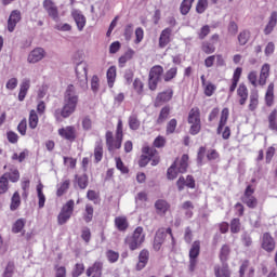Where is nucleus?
<instances>
[{"label":"nucleus","instance_id":"nucleus-39","mask_svg":"<svg viewBox=\"0 0 277 277\" xmlns=\"http://www.w3.org/2000/svg\"><path fill=\"white\" fill-rule=\"evenodd\" d=\"M129 128L132 130V131H137V129H140V119H137V116L135 115H132L129 117Z\"/></svg>","mask_w":277,"mask_h":277},{"label":"nucleus","instance_id":"nucleus-63","mask_svg":"<svg viewBox=\"0 0 277 277\" xmlns=\"http://www.w3.org/2000/svg\"><path fill=\"white\" fill-rule=\"evenodd\" d=\"M64 163L71 169H75L77 167V160L72 157H64Z\"/></svg>","mask_w":277,"mask_h":277},{"label":"nucleus","instance_id":"nucleus-37","mask_svg":"<svg viewBox=\"0 0 277 277\" xmlns=\"http://www.w3.org/2000/svg\"><path fill=\"white\" fill-rule=\"evenodd\" d=\"M26 221L25 219H18L12 226V233L18 234L25 228Z\"/></svg>","mask_w":277,"mask_h":277},{"label":"nucleus","instance_id":"nucleus-9","mask_svg":"<svg viewBox=\"0 0 277 277\" xmlns=\"http://www.w3.org/2000/svg\"><path fill=\"white\" fill-rule=\"evenodd\" d=\"M58 135H61L63 140H67L68 142H75V140H77V129L72 126L61 128L58 129Z\"/></svg>","mask_w":277,"mask_h":277},{"label":"nucleus","instance_id":"nucleus-19","mask_svg":"<svg viewBox=\"0 0 277 277\" xmlns=\"http://www.w3.org/2000/svg\"><path fill=\"white\" fill-rule=\"evenodd\" d=\"M172 96H174V91L172 89H168L157 95L156 103H168L172 101Z\"/></svg>","mask_w":277,"mask_h":277},{"label":"nucleus","instance_id":"nucleus-11","mask_svg":"<svg viewBox=\"0 0 277 277\" xmlns=\"http://www.w3.org/2000/svg\"><path fill=\"white\" fill-rule=\"evenodd\" d=\"M21 23V11L14 10L11 12L9 19H8V31L12 34L14 29H16V25Z\"/></svg>","mask_w":277,"mask_h":277},{"label":"nucleus","instance_id":"nucleus-23","mask_svg":"<svg viewBox=\"0 0 277 277\" xmlns=\"http://www.w3.org/2000/svg\"><path fill=\"white\" fill-rule=\"evenodd\" d=\"M237 94L240 96L239 104L246 105V102L248 101V87H246L243 83H240L239 88L237 89Z\"/></svg>","mask_w":277,"mask_h":277},{"label":"nucleus","instance_id":"nucleus-52","mask_svg":"<svg viewBox=\"0 0 277 277\" xmlns=\"http://www.w3.org/2000/svg\"><path fill=\"white\" fill-rule=\"evenodd\" d=\"M176 72H179V69L176 67H172L170 68L166 75H164V81H172V79H174V77H176Z\"/></svg>","mask_w":277,"mask_h":277},{"label":"nucleus","instance_id":"nucleus-16","mask_svg":"<svg viewBox=\"0 0 277 277\" xmlns=\"http://www.w3.org/2000/svg\"><path fill=\"white\" fill-rule=\"evenodd\" d=\"M155 209H156L157 215H164L170 210V203H168V201L163 199H158L155 202Z\"/></svg>","mask_w":277,"mask_h":277},{"label":"nucleus","instance_id":"nucleus-15","mask_svg":"<svg viewBox=\"0 0 277 277\" xmlns=\"http://www.w3.org/2000/svg\"><path fill=\"white\" fill-rule=\"evenodd\" d=\"M150 256V253L148 250L143 249L138 254V263L136 264L137 272H142L144 267L148 264V258Z\"/></svg>","mask_w":277,"mask_h":277},{"label":"nucleus","instance_id":"nucleus-38","mask_svg":"<svg viewBox=\"0 0 277 277\" xmlns=\"http://www.w3.org/2000/svg\"><path fill=\"white\" fill-rule=\"evenodd\" d=\"M229 254H230V247H228V245H224L221 248V252H220L221 263H226V261H228V255Z\"/></svg>","mask_w":277,"mask_h":277},{"label":"nucleus","instance_id":"nucleus-57","mask_svg":"<svg viewBox=\"0 0 277 277\" xmlns=\"http://www.w3.org/2000/svg\"><path fill=\"white\" fill-rule=\"evenodd\" d=\"M176 119H171L167 124V135H170L176 131Z\"/></svg>","mask_w":277,"mask_h":277},{"label":"nucleus","instance_id":"nucleus-22","mask_svg":"<svg viewBox=\"0 0 277 277\" xmlns=\"http://www.w3.org/2000/svg\"><path fill=\"white\" fill-rule=\"evenodd\" d=\"M276 25H277V12L275 11V12H273V13L271 14L268 24L266 25V27H265V29H264V34H265L266 36H269V34H271L272 31H274V27H276Z\"/></svg>","mask_w":277,"mask_h":277},{"label":"nucleus","instance_id":"nucleus-26","mask_svg":"<svg viewBox=\"0 0 277 277\" xmlns=\"http://www.w3.org/2000/svg\"><path fill=\"white\" fill-rule=\"evenodd\" d=\"M115 226L118 230L124 232L129 228V221L124 216H117L115 219Z\"/></svg>","mask_w":277,"mask_h":277},{"label":"nucleus","instance_id":"nucleus-47","mask_svg":"<svg viewBox=\"0 0 277 277\" xmlns=\"http://www.w3.org/2000/svg\"><path fill=\"white\" fill-rule=\"evenodd\" d=\"M38 127V114L36 110H30L29 114V128L30 129H36Z\"/></svg>","mask_w":277,"mask_h":277},{"label":"nucleus","instance_id":"nucleus-12","mask_svg":"<svg viewBox=\"0 0 277 277\" xmlns=\"http://www.w3.org/2000/svg\"><path fill=\"white\" fill-rule=\"evenodd\" d=\"M44 49L37 48L32 50L28 55V63L29 64H38V62H41V60H44Z\"/></svg>","mask_w":277,"mask_h":277},{"label":"nucleus","instance_id":"nucleus-14","mask_svg":"<svg viewBox=\"0 0 277 277\" xmlns=\"http://www.w3.org/2000/svg\"><path fill=\"white\" fill-rule=\"evenodd\" d=\"M71 16L75 19L78 30L83 31V27H85V16L79 10H74Z\"/></svg>","mask_w":277,"mask_h":277},{"label":"nucleus","instance_id":"nucleus-45","mask_svg":"<svg viewBox=\"0 0 277 277\" xmlns=\"http://www.w3.org/2000/svg\"><path fill=\"white\" fill-rule=\"evenodd\" d=\"M68 187H70V180H65L57 188L56 196H64L68 192Z\"/></svg>","mask_w":277,"mask_h":277},{"label":"nucleus","instance_id":"nucleus-30","mask_svg":"<svg viewBox=\"0 0 277 277\" xmlns=\"http://www.w3.org/2000/svg\"><path fill=\"white\" fill-rule=\"evenodd\" d=\"M189 124H195L200 122V110L198 108H193L188 115Z\"/></svg>","mask_w":277,"mask_h":277},{"label":"nucleus","instance_id":"nucleus-1","mask_svg":"<svg viewBox=\"0 0 277 277\" xmlns=\"http://www.w3.org/2000/svg\"><path fill=\"white\" fill-rule=\"evenodd\" d=\"M77 103H79L77 90L75 89V85L69 84L64 95L63 118H70V116L75 114Z\"/></svg>","mask_w":277,"mask_h":277},{"label":"nucleus","instance_id":"nucleus-3","mask_svg":"<svg viewBox=\"0 0 277 277\" xmlns=\"http://www.w3.org/2000/svg\"><path fill=\"white\" fill-rule=\"evenodd\" d=\"M167 239L171 240L172 246L176 243L174 236L172 235V228L168 227L158 229L154 238V250L159 252V250H161V246H163V242Z\"/></svg>","mask_w":277,"mask_h":277},{"label":"nucleus","instance_id":"nucleus-61","mask_svg":"<svg viewBox=\"0 0 277 277\" xmlns=\"http://www.w3.org/2000/svg\"><path fill=\"white\" fill-rule=\"evenodd\" d=\"M17 131H18V133H21V135H26V133H27V119H23L18 123Z\"/></svg>","mask_w":277,"mask_h":277},{"label":"nucleus","instance_id":"nucleus-13","mask_svg":"<svg viewBox=\"0 0 277 277\" xmlns=\"http://www.w3.org/2000/svg\"><path fill=\"white\" fill-rule=\"evenodd\" d=\"M171 36H172V28H164L159 37V43L158 47L160 49H166L169 42H171Z\"/></svg>","mask_w":277,"mask_h":277},{"label":"nucleus","instance_id":"nucleus-7","mask_svg":"<svg viewBox=\"0 0 277 277\" xmlns=\"http://www.w3.org/2000/svg\"><path fill=\"white\" fill-rule=\"evenodd\" d=\"M43 9L47 12L48 16L52 18V21H60V10L53 0H44L43 1Z\"/></svg>","mask_w":277,"mask_h":277},{"label":"nucleus","instance_id":"nucleus-18","mask_svg":"<svg viewBox=\"0 0 277 277\" xmlns=\"http://www.w3.org/2000/svg\"><path fill=\"white\" fill-rule=\"evenodd\" d=\"M122 120H118V124H117V131H116V140L114 142V150L121 148L122 146Z\"/></svg>","mask_w":277,"mask_h":277},{"label":"nucleus","instance_id":"nucleus-17","mask_svg":"<svg viewBox=\"0 0 277 277\" xmlns=\"http://www.w3.org/2000/svg\"><path fill=\"white\" fill-rule=\"evenodd\" d=\"M214 276L216 277H230V269H228V264L222 262V265L214 266Z\"/></svg>","mask_w":277,"mask_h":277},{"label":"nucleus","instance_id":"nucleus-64","mask_svg":"<svg viewBox=\"0 0 277 277\" xmlns=\"http://www.w3.org/2000/svg\"><path fill=\"white\" fill-rule=\"evenodd\" d=\"M16 85H18V79L16 78H11L8 82H6V90H15Z\"/></svg>","mask_w":277,"mask_h":277},{"label":"nucleus","instance_id":"nucleus-59","mask_svg":"<svg viewBox=\"0 0 277 277\" xmlns=\"http://www.w3.org/2000/svg\"><path fill=\"white\" fill-rule=\"evenodd\" d=\"M143 153H144V155H146V157H149V159L157 157V149H155L153 147H144Z\"/></svg>","mask_w":277,"mask_h":277},{"label":"nucleus","instance_id":"nucleus-2","mask_svg":"<svg viewBox=\"0 0 277 277\" xmlns=\"http://www.w3.org/2000/svg\"><path fill=\"white\" fill-rule=\"evenodd\" d=\"M146 235H144V228L138 226L131 236H127L124 243L133 251L142 248V243H144Z\"/></svg>","mask_w":277,"mask_h":277},{"label":"nucleus","instance_id":"nucleus-41","mask_svg":"<svg viewBox=\"0 0 277 277\" xmlns=\"http://www.w3.org/2000/svg\"><path fill=\"white\" fill-rule=\"evenodd\" d=\"M93 217H94V208L90 205H87L83 220H84V222H87V224H90V222L92 221Z\"/></svg>","mask_w":277,"mask_h":277},{"label":"nucleus","instance_id":"nucleus-21","mask_svg":"<svg viewBox=\"0 0 277 277\" xmlns=\"http://www.w3.org/2000/svg\"><path fill=\"white\" fill-rule=\"evenodd\" d=\"M188 161H189V156L187 154H184L181 157L180 162L176 164L177 172L180 174H185V172H187V168H189Z\"/></svg>","mask_w":277,"mask_h":277},{"label":"nucleus","instance_id":"nucleus-60","mask_svg":"<svg viewBox=\"0 0 277 277\" xmlns=\"http://www.w3.org/2000/svg\"><path fill=\"white\" fill-rule=\"evenodd\" d=\"M123 36L128 42H129V40H131V38L133 36V24H129L126 26Z\"/></svg>","mask_w":277,"mask_h":277},{"label":"nucleus","instance_id":"nucleus-49","mask_svg":"<svg viewBox=\"0 0 277 277\" xmlns=\"http://www.w3.org/2000/svg\"><path fill=\"white\" fill-rule=\"evenodd\" d=\"M10 185V181L5 180V175L0 177V195L5 194L8 192Z\"/></svg>","mask_w":277,"mask_h":277},{"label":"nucleus","instance_id":"nucleus-34","mask_svg":"<svg viewBox=\"0 0 277 277\" xmlns=\"http://www.w3.org/2000/svg\"><path fill=\"white\" fill-rule=\"evenodd\" d=\"M176 176H179V168L176 167V162H173V164L167 171V177L169 181H174Z\"/></svg>","mask_w":277,"mask_h":277},{"label":"nucleus","instance_id":"nucleus-46","mask_svg":"<svg viewBox=\"0 0 277 277\" xmlns=\"http://www.w3.org/2000/svg\"><path fill=\"white\" fill-rule=\"evenodd\" d=\"M248 40H250V31L243 30L238 35V42L241 47H245V44H248Z\"/></svg>","mask_w":277,"mask_h":277},{"label":"nucleus","instance_id":"nucleus-20","mask_svg":"<svg viewBox=\"0 0 277 277\" xmlns=\"http://www.w3.org/2000/svg\"><path fill=\"white\" fill-rule=\"evenodd\" d=\"M2 176H5V180L11 181V183H18L21 180V173L18 172V169L11 167L10 172H5Z\"/></svg>","mask_w":277,"mask_h":277},{"label":"nucleus","instance_id":"nucleus-35","mask_svg":"<svg viewBox=\"0 0 277 277\" xmlns=\"http://www.w3.org/2000/svg\"><path fill=\"white\" fill-rule=\"evenodd\" d=\"M208 8H209V0H198L196 5V12L197 14H205Z\"/></svg>","mask_w":277,"mask_h":277},{"label":"nucleus","instance_id":"nucleus-58","mask_svg":"<svg viewBox=\"0 0 277 277\" xmlns=\"http://www.w3.org/2000/svg\"><path fill=\"white\" fill-rule=\"evenodd\" d=\"M85 271V266L83 264H76L74 271H72V276L74 277H79L83 272Z\"/></svg>","mask_w":277,"mask_h":277},{"label":"nucleus","instance_id":"nucleus-27","mask_svg":"<svg viewBox=\"0 0 277 277\" xmlns=\"http://www.w3.org/2000/svg\"><path fill=\"white\" fill-rule=\"evenodd\" d=\"M196 0H183L180 5V12L183 16H187L189 14V10H192V5Z\"/></svg>","mask_w":277,"mask_h":277},{"label":"nucleus","instance_id":"nucleus-54","mask_svg":"<svg viewBox=\"0 0 277 277\" xmlns=\"http://www.w3.org/2000/svg\"><path fill=\"white\" fill-rule=\"evenodd\" d=\"M14 276V262H9L2 277H13Z\"/></svg>","mask_w":277,"mask_h":277},{"label":"nucleus","instance_id":"nucleus-40","mask_svg":"<svg viewBox=\"0 0 277 277\" xmlns=\"http://www.w3.org/2000/svg\"><path fill=\"white\" fill-rule=\"evenodd\" d=\"M42 187H44L42 184H39L37 186V194L39 198V209L44 208V202H47V197H44V193H42Z\"/></svg>","mask_w":277,"mask_h":277},{"label":"nucleus","instance_id":"nucleus-24","mask_svg":"<svg viewBox=\"0 0 277 277\" xmlns=\"http://www.w3.org/2000/svg\"><path fill=\"white\" fill-rule=\"evenodd\" d=\"M268 77H269V64H264L260 72V79H259L260 85H265L267 83Z\"/></svg>","mask_w":277,"mask_h":277},{"label":"nucleus","instance_id":"nucleus-48","mask_svg":"<svg viewBox=\"0 0 277 277\" xmlns=\"http://www.w3.org/2000/svg\"><path fill=\"white\" fill-rule=\"evenodd\" d=\"M241 230V222L239 219H234L230 222V233L237 234Z\"/></svg>","mask_w":277,"mask_h":277},{"label":"nucleus","instance_id":"nucleus-28","mask_svg":"<svg viewBox=\"0 0 277 277\" xmlns=\"http://www.w3.org/2000/svg\"><path fill=\"white\" fill-rule=\"evenodd\" d=\"M108 88H114V83H116V66H111L108 68L106 72Z\"/></svg>","mask_w":277,"mask_h":277},{"label":"nucleus","instance_id":"nucleus-8","mask_svg":"<svg viewBox=\"0 0 277 277\" xmlns=\"http://www.w3.org/2000/svg\"><path fill=\"white\" fill-rule=\"evenodd\" d=\"M252 194H254V190L252 189V185H248L242 196V202L247 205L249 209H255L258 205V201L254 198V196H252Z\"/></svg>","mask_w":277,"mask_h":277},{"label":"nucleus","instance_id":"nucleus-42","mask_svg":"<svg viewBox=\"0 0 277 277\" xmlns=\"http://www.w3.org/2000/svg\"><path fill=\"white\" fill-rule=\"evenodd\" d=\"M76 180H77V183H78V187L80 189H85L88 187V181H89V177H88V174H82L80 176L76 175Z\"/></svg>","mask_w":277,"mask_h":277},{"label":"nucleus","instance_id":"nucleus-10","mask_svg":"<svg viewBox=\"0 0 277 277\" xmlns=\"http://www.w3.org/2000/svg\"><path fill=\"white\" fill-rule=\"evenodd\" d=\"M262 248L266 252H274L276 248V241L272 237V234L269 233H264L262 236Z\"/></svg>","mask_w":277,"mask_h":277},{"label":"nucleus","instance_id":"nucleus-53","mask_svg":"<svg viewBox=\"0 0 277 277\" xmlns=\"http://www.w3.org/2000/svg\"><path fill=\"white\" fill-rule=\"evenodd\" d=\"M259 105V95L252 93L250 95V104H249V109L251 111H254L256 109V106Z\"/></svg>","mask_w":277,"mask_h":277},{"label":"nucleus","instance_id":"nucleus-31","mask_svg":"<svg viewBox=\"0 0 277 277\" xmlns=\"http://www.w3.org/2000/svg\"><path fill=\"white\" fill-rule=\"evenodd\" d=\"M277 109H274L269 115H268V128L271 131H277Z\"/></svg>","mask_w":277,"mask_h":277},{"label":"nucleus","instance_id":"nucleus-56","mask_svg":"<svg viewBox=\"0 0 277 277\" xmlns=\"http://www.w3.org/2000/svg\"><path fill=\"white\" fill-rule=\"evenodd\" d=\"M211 34V27L209 25H205L200 28L198 32L199 40H205V38Z\"/></svg>","mask_w":277,"mask_h":277},{"label":"nucleus","instance_id":"nucleus-6","mask_svg":"<svg viewBox=\"0 0 277 277\" xmlns=\"http://www.w3.org/2000/svg\"><path fill=\"white\" fill-rule=\"evenodd\" d=\"M198 256H200V242L196 240L193 242L189 250V272H196V265H198Z\"/></svg>","mask_w":277,"mask_h":277},{"label":"nucleus","instance_id":"nucleus-51","mask_svg":"<svg viewBox=\"0 0 277 277\" xmlns=\"http://www.w3.org/2000/svg\"><path fill=\"white\" fill-rule=\"evenodd\" d=\"M106 256L109 261V263H116L118 259H120V253L114 251V250H108L106 252Z\"/></svg>","mask_w":277,"mask_h":277},{"label":"nucleus","instance_id":"nucleus-62","mask_svg":"<svg viewBox=\"0 0 277 277\" xmlns=\"http://www.w3.org/2000/svg\"><path fill=\"white\" fill-rule=\"evenodd\" d=\"M100 79L98 76H93L91 79V90L93 92H98V87H100Z\"/></svg>","mask_w":277,"mask_h":277},{"label":"nucleus","instance_id":"nucleus-25","mask_svg":"<svg viewBox=\"0 0 277 277\" xmlns=\"http://www.w3.org/2000/svg\"><path fill=\"white\" fill-rule=\"evenodd\" d=\"M228 108H223L222 113H221V119H220V123L217 127V133H222V131L224 130V127H226V122H228Z\"/></svg>","mask_w":277,"mask_h":277},{"label":"nucleus","instance_id":"nucleus-55","mask_svg":"<svg viewBox=\"0 0 277 277\" xmlns=\"http://www.w3.org/2000/svg\"><path fill=\"white\" fill-rule=\"evenodd\" d=\"M241 242L243 243V246H246V248H250V246H252V236H250L248 232L242 233Z\"/></svg>","mask_w":277,"mask_h":277},{"label":"nucleus","instance_id":"nucleus-4","mask_svg":"<svg viewBox=\"0 0 277 277\" xmlns=\"http://www.w3.org/2000/svg\"><path fill=\"white\" fill-rule=\"evenodd\" d=\"M76 77L78 79V85L82 90H88V63L80 62L76 65Z\"/></svg>","mask_w":277,"mask_h":277},{"label":"nucleus","instance_id":"nucleus-5","mask_svg":"<svg viewBox=\"0 0 277 277\" xmlns=\"http://www.w3.org/2000/svg\"><path fill=\"white\" fill-rule=\"evenodd\" d=\"M162 75H163V67L156 65L150 68L149 78H148L149 90H151L153 92L157 90V85H159V81H161Z\"/></svg>","mask_w":277,"mask_h":277},{"label":"nucleus","instance_id":"nucleus-33","mask_svg":"<svg viewBox=\"0 0 277 277\" xmlns=\"http://www.w3.org/2000/svg\"><path fill=\"white\" fill-rule=\"evenodd\" d=\"M94 159L98 163L103 159V143L97 142L94 148Z\"/></svg>","mask_w":277,"mask_h":277},{"label":"nucleus","instance_id":"nucleus-44","mask_svg":"<svg viewBox=\"0 0 277 277\" xmlns=\"http://www.w3.org/2000/svg\"><path fill=\"white\" fill-rule=\"evenodd\" d=\"M201 51L206 53L207 55H211V53H215V45L213 43H210L209 41H205L201 44Z\"/></svg>","mask_w":277,"mask_h":277},{"label":"nucleus","instance_id":"nucleus-43","mask_svg":"<svg viewBox=\"0 0 277 277\" xmlns=\"http://www.w3.org/2000/svg\"><path fill=\"white\" fill-rule=\"evenodd\" d=\"M63 213H67L68 215H71L72 216V212L75 211V200L70 199L69 201H67L62 210Z\"/></svg>","mask_w":277,"mask_h":277},{"label":"nucleus","instance_id":"nucleus-36","mask_svg":"<svg viewBox=\"0 0 277 277\" xmlns=\"http://www.w3.org/2000/svg\"><path fill=\"white\" fill-rule=\"evenodd\" d=\"M168 116H170V107L166 106L160 110L159 117L157 119V124H163V121L168 120Z\"/></svg>","mask_w":277,"mask_h":277},{"label":"nucleus","instance_id":"nucleus-29","mask_svg":"<svg viewBox=\"0 0 277 277\" xmlns=\"http://www.w3.org/2000/svg\"><path fill=\"white\" fill-rule=\"evenodd\" d=\"M135 55V51L132 49L128 50L124 55H122L119 58V66L120 68H124V64H127L130 60H133V56Z\"/></svg>","mask_w":277,"mask_h":277},{"label":"nucleus","instance_id":"nucleus-32","mask_svg":"<svg viewBox=\"0 0 277 277\" xmlns=\"http://www.w3.org/2000/svg\"><path fill=\"white\" fill-rule=\"evenodd\" d=\"M18 207H21V195L18 194V192H15L11 199L10 209H11V211H16V209H18Z\"/></svg>","mask_w":277,"mask_h":277},{"label":"nucleus","instance_id":"nucleus-50","mask_svg":"<svg viewBox=\"0 0 277 277\" xmlns=\"http://www.w3.org/2000/svg\"><path fill=\"white\" fill-rule=\"evenodd\" d=\"M71 215L66 213V212H63L61 210L58 216H57V222L60 224V226H63V224H66V222H68L70 220Z\"/></svg>","mask_w":277,"mask_h":277}]
</instances>
